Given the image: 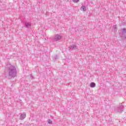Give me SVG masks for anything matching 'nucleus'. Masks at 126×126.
<instances>
[{"label":"nucleus","mask_w":126,"mask_h":126,"mask_svg":"<svg viewBox=\"0 0 126 126\" xmlns=\"http://www.w3.org/2000/svg\"><path fill=\"white\" fill-rule=\"evenodd\" d=\"M16 68L14 66H10L9 68V76H10V77H15L16 76Z\"/></svg>","instance_id":"nucleus-1"},{"label":"nucleus","mask_w":126,"mask_h":126,"mask_svg":"<svg viewBox=\"0 0 126 126\" xmlns=\"http://www.w3.org/2000/svg\"><path fill=\"white\" fill-rule=\"evenodd\" d=\"M112 110L114 111L115 113H122L124 111V106L121 105L117 107L113 106L112 108Z\"/></svg>","instance_id":"nucleus-2"},{"label":"nucleus","mask_w":126,"mask_h":126,"mask_svg":"<svg viewBox=\"0 0 126 126\" xmlns=\"http://www.w3.org/2000/svg\"><path fill=\"white\" fill-rule=\"evenodd\" d=\"M120 35H122V37L126 39V29L123 28L122 29L121 32H119Z\"/></svg>","instance_id":"nucleus-3"},{"label":"nucleus","mask_w":126,"mask_h":126,"mask_svg":"<svg viewBox=\"0 0 126 126\" xmlns=\"http://www.w3.org/2000/svg\"><path fill=\"white\" fill-rule=\"evenodd\" d=\"M62 37H63V36H62L61 35L57 34L53 39V40L55 41H59V40H61V39H62Z\"/></svg>","instance_id":"nucleus-4"},{"label":"nucleus","mask_w":126,"mask_h":126,"mask_svg":"<svg viewBox=\"0 0 126 126\" xmlns=\"http://www.w3.org/2000/svg\"><path fill=\"white\" fill-rule=\"evenodd\" d=\"M26 118V113H23L22 114H21L20 116V120L22 121L23 120H24Z\"/></svg>","instance_id":"nucleus-5"},{"label":"nucleus","mask_w":126,"mask_h":126,"mask_svg":"<svg viewBox=\"0 0 126 126\" xmlns=\"http://www.w3.org/2000/svg\"><path fill=\"white\" fill-rule=\"evenodd\" d=\"M96 87V84H95V83L94 82H92L90 84V87H91L92 88H94V87Z\"/></svg>","instance_id":"nucleus-6"},{"label":"nucleus","mask_w":126,"mask_h":126,"mask_svg":"<svg viewBox=\"0 0 126 126\" xmlns=\"http://www.w3.org/2000/svg\"><path fill=\"white\" fill-rule=\"evenodd\" d=\"M25 27H26V28H29V27H31V24L30 23H26Z\"/></svg>","instance_id":"nucleus-7"},{"label":"nucleus","mask_w":126,"mask_h":126,"mask_svg":"<svg viewBox=\"0 0 126 126\" xmlns=\"http://www.w3.org/2000/svg\"><path fill=\"white\" fill-rule=\"evenodd\" d=\"M76 45H72L71 46V47L70 48V49L71 50H75V49H76Z\"/></svg>","instance_id":"nucleus-8"},{"label":"nucleus","mask_w":126,"mask_h":126,"mask_svg":"<svg viewBox=\"0 0 126 126\" xmlns=\"http://www.w3.org/2000/svg\"><path fill=\"white\" fill-rule=\"evenodd\" d=\"M81 10H82L83 11H85L86 10V7L85 6H82L81 8Z\"/></svg>","instance_id":"nucleus-9"},{"label":"nucleus","mask_w":126,"mask_h":126,"mask_svg":"<svg viewBox=\"0 0 126 126\" xmlns=\"http://www.w3.org/2000/svg\"><path fill=\"white\" fill-rule=\"evenodd\" d=\"M113 30H114V31L116 32L117 30H118V29H117V26H116V25L113 26Z\"/></svg>","instance_id":"nucleus-10"},{"label":"nucleus","mask_w":126,"mask_h":126,"mask_svg":"<svg viewBox=\"0 0 126 126\" xmlns=\"http://www.w3.org/2000/svg\"><path fill=\"white\" fill-rule=\"evenodd\" d=\"M48 123L50 124H52V122L51 121V120L49 119V120H48Z\"/></svg>","instance_id":"nucleus-11"},{"label":"nucleus","mask_w":126,"mask_h":126,"mask_svg":"<svg viewBox=\"0 0 126 126\" xmlns=\"http://www.w3.org/2000/svg\"><path fill=\"white\" fill-rule=\"evenodd\" d=\"M72 1L73 2L76 3V2H78V1H79V0H72Z\"/></svg>","instance_id":"nucleus-12"},{"label":"nucleus","mask_w":126,"mask_h":126,"mask_svg":"<svg viewBox=\"0 0 126 126\" xmlns=\"http://www.w3.org/2000/svg\"><path fill=\"white\" fill-rule=\"evenodd\" d=\"M57 59H58V56H55V60H57Z\"/></svg>","instance_id":"nucleus-13"},{"label":"nucleus","mask_w":126,"mask_h":126,"mask_svg":"<svg viewBox=\"0 0 126 126\" xmlns=\"http://www.w3.org/2000/svg\"><path fill=\"white\" fill-rule=\"evenodd\" d=\"M31 77L32 79H33V78H34V76H32Z\"/></svg>","instance_id":"nucleus-14"}]
</instances>
